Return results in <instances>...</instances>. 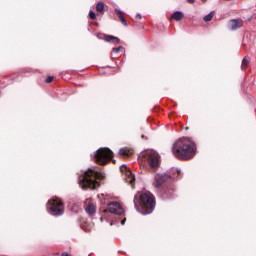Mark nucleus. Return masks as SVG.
<instances>
[{"label": "nucleus", "instance_id": "1", "mask_svg": "<svg viewBox=\"0 0 256 256\" xmlns=\"http://www.w3.org/2000/svg\"><path fill=\"white\" fill-rule=\"evenodd\" d=\"M181 170L173 168L170 175L167 174H156L154 177L153 187L157 189L158 195L162 199H172L175 195V185L171 183V179H180Z\"/></svg>", "mask_w": 256, "mask_h": 256}, {"label": "nucleus", "instance_id": "2", "mask_svg": "<svg viewBox=\"0 0 256 256\" xmlns=\"http://www.w3.org/2000/svg\"><path fill=\"white\" fill-rule=\"evenodd\" d=\"M172 153L179 161H189L197 154V145L189 138H180L173 144Z\"/></svg>", "mask_w": 256, "mask_h": 256}, {"label": "nucleus", "instance_id": "3", "mask_svg": "<svg viewBox=\"0 0 256 256\" xmlns=\"http://www.w3.org/2000/svg\"><path fill=\"white\" fill-rule=\"evenodd\" d=\"M155 196L151 192H138L134 196L135 209L142 215H150L155 209Z\"/></svg>", "mask_w": 256, "mask_h": 256}, {"label": "nucleus", "instance_id": "4", "mask_svg": "<svg viewBox=\"0 0 256 256\" xmlns=\"http://www.w3.org/2000/svg\"><path fill=\"white\" fill-rule=\"evenodd\" d=\"M101 179H105V174L93 168H89L86 172H84V174L79 176V185L83 189H97Z\"/></svg>", "mask_w": 256, "mask_h": 256}, {"label": "nucleus", "instance_id": "5", "mask_svg": "<svg viewBox=\"0 0 256 256\" xmlns=\"http://www.w3.org/2000/svg\"><path fill=\"white\" fill-rule=\"evenodd\" d=\"M142 161L147 163V165H149L150 169L153 171H157V169H159V165L161 164V158L159 154L153 150L145 152L142 155Z\"/></svg>", "mask_w": 256, "mask_h": 256}, {"label": "nucleus", "instance_id": "6", "mask_svg": "<svg viewBox=\"0 0 256 256\" xmlns=\"http://www.w3.org/2000/svg\"><path fill=\"white\" fill-rule=\"evenodd\" d=\"M113 159V151L109 148H99L94 154V161L98 165H107Z\"/></svg>", "mask_w": 256, "mask_h": 256}, {"label": "nucleus", "instance_id": "7", "mask_svg": "<svg viewBox=\"0 0 256 256\" xmlns=\"http://www.w3.org/2000/svg\"><path fill=\"white\" fill-rule=\"evenodd\" d=\"M47 208L49 209V213L51 215L59 216L65 213V206L63 205V201L57 197L48 201Z\"/></svg>", "mask_w": 256, "mask_h": 256}, {"label": "nucleus", "instance_id": "8", "mask_svg": "<svg viewBox=\"0 0 256 256\" xmlns=\"http://www.w3.org/2000/svg\"><path fill=\"white\" fill-rule=\"evenodd\" d=\"M120 171L124 175L126 183L131 185L132 189H135V176L133 175V172H131L126 165H122Z\"/></svg>", "mask_w": 256, "mask_h": 256}, {"label": "nucleus", "instance_id": "9", "mask_svg": "<svg viewBox=\"0 0 256 256\" xmlns=\"http://www.w3.org/2000/svg\"><path fill=\"white\" fill-rule=\"evenodd\" d=\"M113 213L114 215H123L125 213V210L123 209V206L119 202H112L108 203V209L105 210V213Z\"/></svg>", "mask_w": 256, "mask_h": 256}, {"label": "nucleus", "instance_id": "10", "mask_svg": "<svg viewBox=\"0 0 256 256\" xmlns=\"http://www.w3.org/2000/svg\"><path fill=\"white\" fill-rule=\"evenodd\" d=\"M84 209L88 215H94L95 211H97V207L90 199L84 202Z\"/></svg>", "mask_w": 256, "mask_h": 256}, {"label": "nucleus", "instance_id": "11", "mask_svg": "<svg viewBox=\"0 0 256 256\" xmlns=\"http://www.w3.org/2000/svg\"><path fill=\"white\" fill-rule=\"evenodd\" d=\"M241 27H243V20H241V19L230 20V29L232 31H235L237 29H241Z\"/></svg>", "mask_w": 256, "mask_h": 256}, {"label": "nucleus", "instance_id": "12", "mask_svg": "<svg viewBox=\"0 0 256 256\" xmlns=\"http://www.w3.org/2000/svg\"><path fill=\"white\" fill-rule=\"evenodd\" d=\"M104 41H106L107 43H114L115 45H119V43H121V40H119V38L111 35H105Z\"/></svg>", "mask_w": 256, "mask_h": 256}, {"label": "nucleus", "instance_id": "13", "mask_svg": "<svg viewBox=\"0 0 256 256\" xmlns=\"http://www.w3.org/2000/svg\"><path fill=\"white\" fill-rule=\"evenodd\" d=\"M114 11H115L116 15L118 16L119 20L121 21L122 25L127 27V20H125V17H123V12L117 8Z\"/></svg>", "mask_w": 256, "mask_h": 256}, {"label": "nucleus", "instance_id": "14", "mask_svg": "<svg viewBox=\"0 0 256 256\" xmlns=\"http://www.w3.org/2000/svg\"><path fill=\"white\" fill-rule=\"evenodd\" d=\"M183 17H184L183 12L176 11L172 14L171 19H174V21H181Z\"/></svg>", "mask_w": 256, "mask_h": 256}, {"label": "nucleus", "instance_id": "15", "mask_svg": "<svg viewBox=\"0 0 256 256\" xmlns=\"http://www.w3.org/2000/svg\"><path fill=\"white\" fill-rule=\"evenodd\" d=\"M96 11L98 12V13H104V11H105V3H103V2H98L97 3V5H96Z\"/></svg>", "mask_w": 256, "mask_h": 256}, {"label": "nucleus", "instance_id": "16", "mask_svg": "<svg viewBox=\"0 0 256 256\" xmlns=\"http://www.w3.org/2000/svg\"><path fill=\"white\" fill-rule=\"evenodd\" d=\"M119 154L123 155V156H126V157H129V155H132L133 152L131 150L127 149V148H121L119 150Z\"/></svg>", "mask_w": 256, "mask_h": 256}, {"label": "nucleus", "instance_id": "17", "mask_svg": "<svg viewBox=\"0 0 256 256\" xmlns=\"http://www.w3.org/2000/svg\"><path fill=\"white\" fill-rule=\"evenodd\" d=\"M107 197H109V196L105 195V194H99L98 195V199H100V203L102 205H107Z\"/></svg>", "mask_w": 256, "mask_h": 256}, {"label": "nucleus", "instance_id": "18", "mask_svg": "<svg viewBox=\"0 0 256 256\" xmlns=\"http://www.w3.org/2000/svg\"><path fill=\"white\" fill-rule=\"evenodd\" d=\"M71 211L73 213H79L81 211V203H77V204H74L72 207H71Z\"/></svg>", "mask_w": 256, "mask_h": 256}, {"label": "nucleus", "instance_id": "19", "mask_svg": "<svg viewBox=\"0 0 256 256\" xmlns=\"http://www.w3.org/2000/svg\"><path fill=\"white\" fill-rule=\"evenodd\" d=\"M213 17H215V11H211L208 15H206L204 17V21L206 23H209V21H211V19H213Z\"/></svg>", "mask_w": 256, "mask_h": 256}, {"label": "nucleus", "instance_id": "20", "mask_svg": "<svg viewBox=\"0 0 256 256\" xmlns=\"http://www.w3.org/2000/svg\"><path fill=\"white\" fill-rule=\"evenodd\" d=\"M247 65H249V59H247V57H244L241 65L242 71H245L247 69Z\"/></svg>", "mask_w": 256, "mask_h": 256}, {"label": "nucleus", "instance_id": "21", "mask_svg": "<svg viewBox=\"0 0 256 256\" xmlns=\"http://www.w3.org/2000/svg\"><path fill=\"white\" fill-rule=\"evenodd\" d=\"M89 17L90 19H92L94 21V19H97V16L95 15V12H93V10H90L89 12Z\"/></svg>", "mask_w": 256, "mask_h": 256}, {"label": "nucleus", "instance_id": "22", "mask_svg": "<svg viewBox=\"0 0 256 256\" xmlns=\"http://www.w3.org/2000/svg\"><path fill=\"white\" fill-rule=\"evenodd\" d=\"M113 53H119L121 51H123V47L122 46H119L118 48H113Z\"/></svg>", "mask_w": 256, "mask_h": 256}, {"label": "nucleus", "instance_id": "23", "mask_svg": "<svg viewBox=\"0 0 256 256\" xmlns=\"http://www.w3.org/2000/svg\"><path fill=\"white\" fill-rule=\"evenodd\" d=\"M45 81H46V83H52L53 82V77L48 76Z\"/></svg>", "mask_w": 256, "mask_h": 256}, {"label": "nucleus", "instance_id": "24", "mask_svg": "<svg viewBox=\"0 0 256 256\" xmlns=\"http://www.w3.org/2000/svg\"><path fill=\"white\" fill-rule=\"evenodd\" d=\"M61 256H71V255L67 252H63Z\"/></svg>", "mask_w": 256, "mask_h": 256}, {"label": "nucleus", "instance_id": "25", "mask_svg": "<svg viewBox=\"0 0 256 256\" xmlns=\"http://www.w3.org/2000/svg\"><path fill=\"white\" fill-rule=\"evenodd\" d=\"M188 3L193 4L195 3V0H187Z\"/></svg>", "mask_w": 256, "mask_h": 256}, {"label": "nucleus", "instance_id": "26", "mask_svg": "<svg viewBox=\"0 0 256 256\" xmlns=\"http://www.w3.org/2000/svg\"><path fill=\"white\" fill-rule=\"evenodd\" d=\"M125 221H127V219H123L122 221H121V225H125Z\"/></svg>", "mask_w": 256, "mask_h": 256}, {"label": "nucleus", "instance_id": "27", "mask_svg": "<svg viewBox=\"0 0 256 256\" xmlns=\"http://www.w3.org/2000/svg\"><path fill=\"white\" fill-rule=\"evenodd\" d=\"M136 19H141V14H137Z\"/></svg>", "mask_w": 256, "mask_h": 256}, {"label": "nucleus", "instance_id": "28", "mask_svg": "<svg viewBox=\"0 0 256 256\" xmlns=\"http://www.w3.org/2000/svg\"><path fill=\"white\" fill-rule=\"evenodd\" d=\"M203 1V3H205V1H207V0H202Z\"/></svg>", "mask_w": 256, "mask_h": 256}]
</instances>
